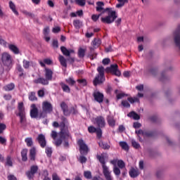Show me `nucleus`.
I'll use <instances>...</instances> for the list:
<instances>
[{
  "instance_id": "37",
  "label": "nucleus",
  "mask_w": 180,
  "mask_h": 180,
  "mask_svg": "<svg viewBox=\"0 0 180 180\" xmlns=\"http://www.w3.org/2000/svg\"><path fill=\"white\" fill-rule=\"evenodd\" d=\"M85 156H86L85 155H81L78 158V161H79L81 164H85V162L88 161V159Z\"/></svg>"
},
{
  "instance_id": "24",
  "label": "nucleus",
  "mask_w": 180,
  "mask_h": 180,
  "mask_svg": "<svg viewBox=\"0 0 180 180\" xmlns=\"http://www.w3.org/2000/svg\"><path fill=\"white\" fill-rule=\"evenodd\" d=\"M22 64H23V68L25 70H29V67H30V65H32V66L34 65V63H33V61H29L26 60H23Z\"/></svg>"
},
{
  "instance_id": "11",
  "label": "nucleus",
  "mask_w": 180,
  "mask_h": 180,
  "mask_svg": "<svg viewBox=\"0 0 180 180\" xmlns=\"http://www.w3.org/2000/svg\"><path fill=\"white\" fill-rule=\"evenodd\" d=\"M42 110H44L47 113H51L53 112V105L49 101H44L42 103Z\"/></svg>"
},
{
  "instance_id": "41",
  "label": "nucleus",
  "mask_w": 180,
  "mask_h": 180,
  "mask_svg": "<svg viewBox=\"0 0 180 180\" xmlns=\"http://www.w3.org/2000/svg\"><path fill=\"white\" fill-rule=\"evenodd\" d=\"M47 112L46 111H44V110H42L39 113H38V116L39 119H44V117H47Z\"/></svg>"
},
{
  "instance_id": "45",
  "label": "nucleus",
  "mask_w": 180,
  "mask_h": 180,
  "mask_svg": "<svg viewBox=\"0 0 180 180\" xmlns=\"http://www.w3.org/2000/svg\"><path fill=\"white\" fill-rule=\"evenodd\" d=\"M101 44L102 41L101 40V39L94 38L93 41V46H96L97 47H99Z\"/></svg>"
},
{
  "instance_id": "31",
  "label": "nucleus",
  "mask_w": 180,
  "mask_h": 180,
  "mask_svg": "<svg viewBox=\"0 0 180 180\" xmlns=\"http://www.w3.org/2000/svg\"><path fill=\"white\" fill-rule=\"evenodd\" d=\"M148 154L150 158H151L152 160H154V158H157V150L153 149L149 150Z\"/></svg>"
},
{
  "instance_id": "53",
  "label": "nucleus",
  "mask_w": 180,
  "mask_h": 180,
  "mask_svg": "<svg viewBox=\"0 0 180 180\" xmlns=\"http://www.w3.org/2000/svg\"><path fill=\"white\" fill-rule=\"evenodd\" d=\"M96 133L97 134V137L101 139L102 137V128L97 127Z\"/></svg>"
},
{
  "instance_id": "36",
  "label": "nucleus",
  "mask_w": 180,
  "mask_h": 180,
  "mask_svg": "<svg viewBox=\"0 0 180 180\" xmlns=\"http://www.w3.org/2000/svg\"><path fill=\"white\" fill-rule=\"evenodd\" d=\"M77 54L79 58H84L85 57V49L82 48L79 49Z\"/></svg>"
},
{
  "instance_id": "20",
  "label": "nucleus",
  "mask_w": 180,
  "mask_h": 180,
  "mask_svg": "<svg viewBox=\"0 0 180 180\" xmlns=\"http://www.w3.org/2000/svg\"><path fill=\"white\" fill-rule=\"evenodd\" d=\"M159 79L161 81V82H165L169 79V77H168L165 72H162L160 73Z\"/></svg>"
},
{
  "instance_id": "63",
  "label": "nucleus",
  "mask_w": 180,
  "mask_h": 180,
  "mask_svg": "<svg viewBox=\"0 0 180 180\" xmlns=\"http://www.w3.org/2000/svg\"><path fill=\"white\" fill-rule=\"evenodd\" d=\"M96 129L95 127L94 126H90L88 127V130H89V133H96Z\"/></svg>"
},
{
  "instance_id": "26",
  "label": "nucleus",
  "mask_w": 180,
  "mask_h": 180,
  "mask_svg": "<svg viewBox=\"0 0 180 180\" xmlns=\"http://www.w3.org/2000/svg\"><path fill=\"white\" fill-rule=\"evenodd\" d=\"M59 61L63 67L67 68V59L63 55L59 56Z\"/></svg>"
},
{
  "instance_id": "9",
  "label": "nucleus",
  "mask_w": 180,
  "mask_h": 180,
  "mask_svg": "<svg viewBox=\"0 0 180 180\" xmlns=\"http://www.w3.org/2000/svg\"><path fill=\"white\" fill-rule=\"evenodd\" d=\"M94 124H96L97 127L103 128L106 126V122H105V117L102 116H98L94 120Z\"/></svg>"
},
{
  "instance_id": "52",
  "label": "nucleus",
  "mask_w": 180,
  "mask_h": 180,
  "mask_svg": "<svg viewBox=\"0 0 180 180\" xmlns=\"http://www.w3.org/2000/svg\"><path fill=\"white\" fill-rule=\"evenodd\" d=\"M65 81H66L67 84H68L69 85H71L72 86L75 84V80L72 79V77L66 79Z\"/></svg>"
},
{
  "instance_id": "46",
  "label": "nucleus",
  "mask_w": 180,
  "mask_h": 180,
  "mask_svg": "<svg viewBox=\"0 0 180 180\" xmlns=\"http://www.w3.org/2000/svg\"><path fill=\"white\" fill-rule=\"evenodd\" d=\"M90 51L87 56L89 58H91V60H94V53H95V49L90 47Z\"/></svg>"
},
{
  "instance_id": "17",
  "label": "nucleus",
  "mask_w": 180,
  "mask_h": 180,
  "mask_svg": "<svg viewBox=\"0 0 180 180\" xmlns=\"http://www.w3.org/2000/svg\"><path fill=\"white\" fill-rule=\"evenodd\" d=\"M96 11L97 12H103L105 11V8H103V6H105V3L103 1H97L96 2Z\"/></svg>"
},
{
  "instance_id": "10",
  "label": "nucleus",
  "mask_w": 180,
  "mask_h": 180,
  "mask_svg": "<svg viewBox=\"0 0 180 180\" xmlns=\"http://www.w3.org/2000/svg\"><path fill=\"white\" fill-rule=\"evenodd\" d=\"M36 141H38L39 144L42 148H44L47 146V141H46V136L43 134H40L36 139Z\"/></svg>"
},
{
  "instance_id": "64",
  "label": "nucleus",
  "mask_w": 180,
  "mask_h": 180,
  "mask_svg": "<svg viewBox=\"0 0 180 180\" xmlns=\"http://www.w3.org/2000/svg\"><path fill=\"white\" fill-rule=\"evenodd\" d=\"M103 175H104V176H105L106 180H113L112 179V176L110 175V172H109V173H104Z\"/></svg>"
},
{
  "instance_id": "44",
  "label": "nucleus",
  "mask_w": 180,
  "mask_h": 180,
  "mask_svg": "<svg viewBox=\"0 0 180 180\" xmlns=\"http://www.w3.org/2000/svg\"><path fill=\"white\" fill-rule=\"evenodd\" d=\"M29 100L32 101H37V97H36V93L34 91H32L29 96Z\"/></svg>"
},
{
  "instance_id": "61",
  "label": "nucleus",
  "mask_w": 180,
  "mask_h": 180,
  "mask_svg": "<svg viewBox=\"0 0 180 180\" xmlns=\"http://www.w3.org/2000/svg\"><path fill=\"white\" fill-rule=\"evenodd\" d=\"M6 165H8V167H12L13 163H12V160L11 159V156L7 157Z\"/></svg>"
},
{
  "instance_id": "35",
  "label": "nucleus",
  "mask_w": 180,
  "mask_h": 180,
  "mask_svg": "<svg viewBox=\"0 0 180 180\" xmlns=\"http://www.w3.org/2000/svg\"><path fill=\"white\" fill-rule=\"evenodd\" d=\"M127 101L131 103H135V102H136V103H140V99L137 97H129L127 98Z\"/></svg>"
},
{
  "instance_id": "4",
  "label": "nucleus",
  "mask_w": 180,
  "mask_h": 180,
  "mask_svg": "<svg viewBox=\"0 0 180 180\" xmlns=\"http://www.w3.org/2000/svg\"><path fill=\"white\" fill-rule=\"evenodd\" d=\"M1 60L4 67H7V68L12 67V56L8 52L1 53Z\"/></svg>"
},
{
  "instance_id": "30",
  "label": "nucleus",
  "mask_w": 180,
  "mask_h": 180,
  "mask_svg": "<svg viewBox=\"0 0 180 180\" xmlns=\"http://www.w3.org/2000/svg\"><path fill=\"white\" fill-rule=\"evenodd\" d=\"M117 1L119 2V4L116 5V8H118L124 6L125 4H129V0H117Z\"/></svg>"
},
{
  "instance_id": "38",
  "label": "nucleus",
  "mask_w": 180,
  "mask_h": 180,
  "mask_svg": "<svg viewBox=\"0 0 180 180\" xmlns=\"http://www.w3.org/2000/svg\"><path fill=\"white\" fill-rule=\"evenodd\" d=\"M25 141L27 147H32V146H33V139H32V137L26 138Z\"/></svg>"
},
{
  "instance_id": "62",
  "label": "nucleus",
  "mask_w": 180,
  "mask_h": 180,
  "mask_svg": "<svg viewBox=\"0 0 180 180\" xmlns=\"http://www.w3.org/2000/svg\"><path fill=\"white\" fill-rule=\"evenodd\" d=\"M140 127H141V123H140L139 122H134V124H133L134 129H140Z\"/></svg>"
},
{
  "instance_id": "21",
  "label": "nucleus",
  "mask_w": 180,
  "mask_h": 180,
  "mask_svg": "<svg viewBox=\"0 0 180 180\" xmlns=\"http://www.w3.org/2000/svg\"><path fill=\"white\" fill-rule=\"evenodd\" d=\"M8 49L9 50H11V51H13L14 54H19L20 53L19 51V48H18V46L14 44H9Z\"/></svg>"
},
{
  "instance_id": "7",
  "label": "nucleus",
  "mask_w": 180,
  "mask_h": 180,
  "mask_svg": "<svg viewBox=\"0 0 180 180\" xmlns=\"http://www.w3.org/2000/svg\"><path fill=\"white\" fill-rule=\"evenodd\" d=\"M96 158L101 164H102L103 174H108L110 172H109V168L106 166V162L105 161V156H103V154H101V155H98Z\"/></svg>"
},
{
  "instance_id": "5",
  "label": "nucleus",
  "mask_w": 180,
  "mask_h": 180,
  "mask_svg": "<svg viewBox=\"0 0 180 180\" xmlns=\"http://www.w3.org/2000/svg\"><path fill=\"white\" fill-rule=\"evenodd\" d=\"M105 70L108 74L110 72V74L116 77H120V75H122V72L120 71L117 64L110 65V66L107 67Z\"/></svg>"
},
{
  "instance_id": "15",
  "label": "nucleus",
  "mask_w": 180,
  "mask_h": 180,
  "mask_svg": "<svg viewBox=\"0 0 180 180\" xmlns=\"http://www.w3.org/2000/svg\"><path fill=\"white\" fill-rule=\"evenodd\" d=\"M49 79L46 78L39 77L34 80V84H41V85H49Z\"/></svg>"
},
{
  "instance_id": "12",
  "label": "nucleus",
  "mask_w": 180,
  "mask_h": 180,
  "mask_svg": "<svg viewBox=\"0 0 180 180\" xmlns=\"http://www.w3.org/2000/svg\"><path fill=\"white\" fill-rule=\"evenodd\" d=\"M93 96L94 98V101L98 103H102V102H103L104 96L103 94L101 93L100 91L94 92Z\"/></svg>"
},
{
  "instance_id": "1",
  "label": "nucleus",
  "mask_w": 180,
  "mask_h": 180,
  "mask_svg": "<svg viewBox=\"0 0 180 180\" xmlns=\"http://www.w3.org/2000/svg\"><path fill=\"white\" fill-rule=\"evenodd\" d=\"M108 15L105 17H102L101 20L102 23H106L107 25H110V23H113L116 19H117V13L115 11H113L112 8H105L103 11H102L98 15L93 14L91 15V19L94 22H97L101 18V15H103V13H106Z\"/></svg>"
},
{
  "instance_id": "47",
  "label": "nucleus",
  "mask_w": 180,
  "mask_h": 180,
  "mask_svg": "<svg viewBox=\"0 0 180 180\" xmlns=\"http://www.w3.org/2000/svg\"><path fill=\"white\" fill-rule=\"evenodd\" d=\"M154 54H155V53H154V51H150L148 53V54L146 55V58L148 59V60H153V58H154Z\"/></svg>"
},
{
  "instance_id": "28",
  "label": "nucleus",
  "mask_w": 180,
  "mask_h": 180,
  "mask_svg": "<svg viewBox=\"0 0 180 180\" xmlns=\"http://www.w3.org/2000/svg\"><path fill=\"white\" fill-rule=\"evenodd\" d=\"M21 157H22V161L26 162L27 161V149L25 148L22 149L21 151Z\"/></svg>"
},
{
  "instance_id": "48",
  "label": "nucleus",
  "mask_w": 180,
  "mask_h": 180,
  "mask_svg": "<svg viewBox=\"0 0 180 180\" xmlns=\"http://www.w3.org/2000/svg\"><path fill=\"white\" fill-rule=\"evenodd\" d=\"M18 113H25V107H23V103H18Z\"/></svg>"
},
{
  "instance_id": "16",
  "label": "nucleus",
  "mask_w": 180,
  "mask_h": 180,
  "mask_svg": "<svg viewBox=\"0 0 180 180\" xmlns=\"http://www.w3.org/2000/svg\"><path fill=\"white\" fill-rule=\"evenodd\" d=\"M45 78L49 79V81H51L53 79V70L51 69L45 68Z\"/></svg>"
},
{
  "instance_id": "22",
  "label": "nucleus",
  "mask_w": 180,
  "mask_h": 180,
  "mask_svg": "<svg viewBox=\"0 0 180 180\" xmlns=\"http://www.w3.org/2000/svg\"><path fill=\"white\" fill-rule=\"evenodd\" d=\"M30 158L31 161L36 160V148L33 147L30 150Z\"/></svg>"
},
{
  "instance_id": "25",
  "label": "nucleus",
  "mask_w": 180,
  "mask_h": 180,
  "mask_svg": "<svg viewBox=\"0 0 180 180\" xmlns=\"http://www.w3.org/2000/svg\"><path fill=\"white\" fill-rule=\"evenodd\" d=\"M98 146L101 148H103V150H109V148H110V146L108 144V143H105L102 141L98 142Z\"/></svg>"
},
{
  "instance_id": "33",
  "label": "nucleus",
  "mask_w": 180,
  "mask_h": 180,
  "mask_svg": "<svg viewBox=\"0 0 180 180\" xmlns=\"http://www.w3.org/2000/svg\"><path fill=\"white\" fill-rule=\"evenodd\" d=\"M17 116H19L20 118V123H23L26 120V113L25 112H21L17 114Z\"/></svg>"
},
{
  "instance_id": "56",
  "label": "nucleus",
  "mask_w": 180,
  "mask_h": 180,
  "mask_svg": "<svg viewBox=\"0 0 180 180\" xmlns=\"http://www.w3.org/2000/svg\"><path fill=\"white\" fill-rule=\"evenodd\" d=\"M44 36H49L50 34V27H46L43 30Z\"/></svg>"
},
{
  "instance_id": "57",
  "label": "nucleus",
  "mask_w": 180,
  "mask_h": 180,
  "mask_svg": "<svg viewBox=\"0 0 180 180\" xmlns=\"http://www.w3.org/2000/svg\"><path fill=\"white\" fill-rule=\"evenodd\" d=\"M75 3L77 5H79V6H84L86 4V0H75Z\"/></svg>"
},
{
  "instance_id": "19",
  "label": "nucleus",
  "mask_w": 180,
  "mask_h": 180,
  "mask_svg": "<svg viewBox=\"0 0 180 180\" xmlns=\"http://www.w3.org/2000/svg\"><path fill=\"white\" fill-rule=\"evenodd\" d=\"M128 117H132L134 120H140V116L137 112L134 111H131L129 113L127 114Z\"/></svg>"
},
{
  "instance_id": "14",
  "label": "nucleus",
  "mask_w": 180,
  "mask_h": 180,
  "mask_svg": "<svg viewBox=\"0 0 180 180\" xmlns=\"http://www.w3.org/2000/svg\"><path fill=\"white\" fill-rule=\"evenodd\" d=\"M129 174L131 178H137V176L140 175V172L139 171V169L131 167Z\"/></svg>"
},
{
  "instance_id": "54",
  "label": "nucleus",
  "mask_w": 180,
  "mask_h": 180,
  "mask_svg": "<svg viewBox=\"0 0 180 180\" xmlns=\"http://www.w3.org/2000/svg\"><path fill=\"white\" fill-rule=\"evenodd\" d=\"M38 169H39V167L36 165H33L31 167L30 172L34 174L37 172Z\"/></svg>"
},
{
  "instance_id": "18",
  "label": "nucleus",
  "mask_w": 180,
  "mask_h": 180,
  "mask_svg": "<svg viewBox=\"0 0 180 180\" xmlns=\"http://www.w3.org/2000/svg\"><path fill=\"white\" fill-rule=\"evenodd\" d=\"M30 117H32V119H37V117H39V109H32L30 110Z\"/></svg>"
},
{
  "instance_id": "29",
  "label": "nucleus",
  "mask_w": 180,
  "mask_h": 180,
  "mask_svg": "<svg viewBox=\"0 0 180 180\" xmlns=\"http://www.w3.org/2000/svg\"><path fill=\"white\" fill-rule=\"evenodd\" d=\"M73 25L75 29H81L82 27V22L79 20H75L73 21Z\"/></svg>"
},
{
  "instance_id": "40",
  "label": "nucleus",
  "mask_w": 180,
  "mask_h": 180,
  "mask_svg": "<svg viewBox=\"0 0 180 180\" xmlns=\"http://www.w3.org/2000/svg\"><path fill=\"white\" fill-rule=\"evenodd\" d=\"M131 146L132 147H134V148H135L136 150H139V148H140V147H141L140 146V143H137V141H136V140L132 139L131 140Z\"/></svg>"
},
{
  "instance_id": "23",
  "label": "nucleus",
  "mask_w": 180,
  "mask_h": 180,
  "mask_svg": "<svg viewBox=\"0 0 180 180\" xmlns=\"http://www.w3.org/2000/svg\"><path fill=\"white\" fill-rule=\"evenodd\" d=\"M9 7L11 9V11L13 12V13L16 15V16L19 15V12H18V11L16 10V6L15 5V4L13 3L12 1H9Z\"/></svg>"
},
{
  "instance_id": "34",
  "label": "nucleus",
  "mask_w": 180,
  "mask_h": 180,
  "mask_svg": "<svg viewBox=\"0 0 180 180\" xmlns=\"http://www.w3.org/2000/svg\"><path fill=\"white\" fill-rule=\"evenodd\" d=\"M120 146L122 147V150H124L125 151H129V145L127 142L124 141H120Z\"/></svg>"
},
{
  "instance_id": "6",
  "label": "nucleus",
  "mask_w": 180,
  "mask_h": 180,
  "mask_svg": "<svg viewBox=\"0 0 180 180\" xmlns=\"http://www.w3.org/2000/svg\"><path fill=\"white\" fill-rule=\"evenodd\" d=\"M77 144L79 146V151L81 155H88V153H89V148H88V145L84 142V140L79 139Z\"/></svg>"
},
{
  "instance_id": "3",
  "label": "nucleus",
  "mask_w": 180,
  "mask_h": 180,
  "mask_svg": "<svg viewBox=\"0 0 180 180\" xmlns=\"http://www.w3.org/2000/svg\"><path fill=\"white\" fill-rule=\"evenodd\" d=\"M98 74L96 76L93 81L94 86H98L105 82V68L103 66H99L97 68Z\"/></svg>"
},
{
  "instance_id": "39",
  "label": "nucleus",
  "mask_w": 180,
  "mask_h": 180,
  "mask_svg": "<svg viewBox=\"0 0 180 180\" xmlns=\"http://www.w3.org/2000/svg\"><path fill=\"white\" fill-rule=\"evenodd\" d=\"M4 88L5 91H13V89H15V84L13 83H11L10 84L5 86Z\"/></svg>"
},
{
  "instance_id": "2",
  "label": "nucleus",
  "mask_w": 180,
  "mask_h": 180,
  "mask_svg": "<svg viewBox=\"0 0 180 180\" xmlns=\"http://www.w3.org/2000/svg\"><path fill=\"white\" fill-rule=\"evenodd\" d=\"M59 127H60V131L58 132L59 139L55 142L56 147H60L63 144V140H65L68 137H71L70 130L68 129V127L65 125V122H60Z\"/></svg>"
},
{
  "instance_id": "8",
  "label": "nucleus",
  "mask_w": 180,
  "mask_h": 180,
  "mask_svg": "<svg viewBox=\"0 0 180 180\" xmlns=\"http://www.w3.org/2000/svg\"><path fill=\"white\" fill-rule=\"evenodd\" d=\"M148 72L150 74H151L152 77H156L158 74V65L157 64V62L152 63L149 65Z\"/></svg>"
},
{
  "instance_id": "50",
  "label": "nucleus",
  "mask_w": 180,
  "mask_h": 180,
  "mask_svg": "<svg viewBox=\"0 0 180 180\" xmlns=\"http://www.w3.org/2000/svg\"><path fill=\"white\" fill-rule=\"evenodd\" d=\"M45 153L47 155V157L50 158L51 157V154H53V150L51 148L48 147L46 148Z\"/></svg>"
},
{
  "instance_id": "59",
  "label": "nucleus",
  "mask_w": 180,
  "mask_h": 180,
  "mask_svg": "<svg viewBox=\"0 0 180 180\" xmlns=\"http://www.w3.org/2000/svg\"><path fill=\"white\" fill-rule=\"evenodd\" d=\"M4 130H6V124L4 123H0V134L4 133Z\"/></svg>"
},
{
  "instance_id": "55",
  "label": "nucleus",
  "mask_w": 180,
  "mask_h": 180,
  "mask_svg": "<svg viewBox=\"0 0 180 180\" xmlns=\"http://www.w3.org/2000/svg\"><path fill=\"white\" fill-rule=\"evenodd\" d=\"M68 138H65V139H62V141L63 140H64V142H63V146L65 147V148H70V143L68 142Z\"/></svg>"
},
{
  "instance_id": "43",
  "label": "nucleus",
  "mask_w": 180,
  "mask_h": 180,
  "mask_svg": "<svg viewBox=\"0 0 180 180\" xmlns=\"http://www.w3.org/2000/svg\"><path fill=\"white\" fill-rule=\"evenodd\" d=\"M108 123L109 126H111V127H113L115 126V123H116V121H115L113 117H108Z\"/></svg>"
},
{
  "instance_id": "51",
  "label": "nucleus",
  "mask_w": 180,
  "mask_h": 180,
  "mask_svg": "<svg viewBox=\"0 0 180 180\" xmlns=\"http://www.w3.org/2000/svg\"><path fill=\"white\" fill-rule=\"evenodd\" d=\"M117 165L121 169H123V168L126 167V164H124V162L122 160L117 161Z\"/></svg>"
},
{
  "instance_id": "60",
  "label": "nucleus",
  "mask_w": 180,
  "mask_h": 180,
  "mask_svg": "<svg viewBox=\"0 0 180 180\" xmlns=\"http://www.w3.org/2000/svg\"><path fill=\"white\" fill-rule=\"evenodd\" d=\"M26 175L28 178V179H33V178H34V173H32V172L30 171H28L26 172Z\"/></svg>"
},
{
  "instance_id": "58",
  "label": "nucleus",
  "mask_w": 180,
  "mask_h": 180,
  "mask_svg": "<svg viewBox=\"0 0 180 180\" xmlns=\"http://www.w3.org/2000/svg\"><path fill=\"white\" fill-rule=\"evenodd\" d=\"M84 175L86 179H91L92 178V174L89 171L84 172Z\"/></svg>"
},
{
  "instance_id": "13",
  "label": "nucleus",
  "mask_w": 180,
  "mask_h": 180,
  "mask_svg": "<svg viewBox=\"0 0 180 180\" xmlns=\"http://www.w3.org/2000/svg\"><path fill=\"white\" fill-rule=\"evenodd\" d=\"M60 108L63 110L64 116H70V115H71V112L68 110V105L67 103H65V102L63 101L60 103Z\"/></svg>"
},
{
  "instance_id": "42",
  "label": "nucleus",
  "mask_w": 180,
  "mask_h": 180,
  "mask_svg": "<svg viewBox=\"0 0 180 180\" xmlns=\"http://www.w3.org/2000/svg\"><path fill=\"white\" fill-rule=\"evenodd\" d=\"M62 89H63V92H67L68 94H70V92L71 91L70 86H68V85H67L65 84H63V83H62Z\"/></svg>"
},
{
  "instance_id": "27",
  "label": "nucleus",
  "mask_w": 180,
  "mask_h": 180,
  "mask_svg": "<svg viewBox=\"0 0 180 180\" xmlns=\"http://www.w3.org/2000/svg\"><path fill=\"white\" fill-rule=\"evenodd\" d=\"M144 136L146 137H155V136H157V130L146 131Z\"/></svg>"
},
{
  "instance_id": "32",
  "label": "nucleus",
  "mask_w": 180,
  "mask_h": 180,
  "mask_svg": "<svg viewBox=\"0 0 180 180\" xmlns=\"http://www.w3.org/2000/svg\"><path fill=\"white\" fill-rule=\"evenodd\" d=\"M60 51L63 53V56L65 57H70V51L65 48V46H61Z\"/></svg>"
},
{
  "instance_id": "49",
  "label": "nucleus",
  "mask_w": 180,
  "mask_h": 180,
  "mask_svg": "<svg viewBox=\"0 0 180 180\" xmlns=\"http://www.w3.org/2000/svg\"><path fill=\"white\" fill-rule=\"evenodd\" d=\"M113 172L116 176H119V175H120V169L115 165L113 167Z\"/></svg>"
}]
</instances>
